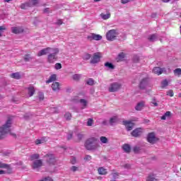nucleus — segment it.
<instances>
[{
	"mask_svg": "<svg viewBox=\"0 0 181 181\" xmlns=\"http://www.w3.org/2000/svg\"><path fill=\"white\" fill-rule=\"evenodd\" d=\"M59 86L60 84L59 83V82H54L52 85V88L54 91H59V90H60Z\"/></svg>",
	"mask_w": 181,
	"mask_h": 181,
	"instance_id": "20",
	"label": "nucleus"
},
{
	"mask_svg": "<svg viewBox=\"0 0 181 181\" xmlns=\"http://www.w3.org/2000/svg\"><path fill=\"white\" fill-rule=\"evenodd\" d=\"M111 175L112 176L113 180L115 181L117 180V179H118L119 174H118L117 173H112Z\"/></svg>",
	"mask_w": 181,
	"mask_h": 181,
	"instance_id": "35",
	"label": "nucleus"
},
{
	"mask_svg": "<svg viewBox=\"0 0 181 181\" xmlns=\"http://www.w3.org/2000/svg\"><path fill=\"white\" fill-rule=\"evenodd\" d=\"M73 78L74 80H80L81 78V75H80V74H74L73 76Z\"/></svg>",
	"mask_w": 181,
	"mask_h": 181,
	"instance_id": "43",
	"label": "nucleus"
},
{
	"mask_svg": "<svg viewBox=\"0 0 181 181\" xmlns=\"http://www.w3.org/2000/svg\"><path fill=\"white\" fill-rule=\"evenodd\" d=\"M100 17L102 18V19H104L105 21V20L110 19V18H111V14L110 13H107V14L102 13V14H100Z\"/></svg>",
	"mask_w": 181,
	"mask_h": 181,
	"instance_id": "29",
	"label": "nucleus"
},
{
	"mask_svg": "<svg viewBox=\"0 0 181 181\" xmlns=\"http://www.w3.org/2000/svg\"><path fill=\"white\" fill-rule=\"evenodd\" d=\"M85 147L88 151L97 149V139L94 137L88 139L85 143Z\"/></svg>",
	"mask_w": 181,
	"mask_h": 181,
	"instance_id": "3",
	"label": "nucleus"
},
{
	"mask_svg": "<svg viewBox=\"0 0 181 181\" xmlns=\"http://www.w3.org/2000/svg\"><path fill=\"white\" fill-rule=\"evenodd\" d=\"M43 165L42 160H35L33 162V169H37Z\"/></svg>",
	"mask_w": 181,
	"mask_h": 181,
	"instance_id": "14",
	"label": "nucleus"
},
{
	"mask_svg": "<svg viewBox=\"0 0 181 181\" xmlns=\"http://www.w3.org/2000/svg\"><path fill=\"white\" fill-rule=\"evenodd\" d=\"M71 172H77L78 170V167L76 166H72L71 167Z\"/></svg>",
	"mask_w": 181,
	"mask_h": 181,
	"instance_id": "52",
	"label": "nucleus"
},
{
	"mask_svg": "<svg viewBox=\"0 0 181 181\" xmlns=\"http://www.w3.org/2000/svg\"><path fill=\"white\" fill-rule=\"evenodd\" d=\"M174 74L175 76H181V69L180 68H177L174 70Z\"/></svg>",
	"mask_w": 181,
	"mask_h": 181,
	"instance_id": "34",
	"label": "nucleus"
},
{
	"mask_svg": "<svg viewBox=\"0 0 181 181\" xmlns=\"http://www.w3.org/2000/svg\"><path fill=\"white\" fill-rule=\"evenodd\" d=\"M12 33H15L16 35H18V33H23V27L18 26V27H13L11 28Z\"/></svg>",
	"mask_w": 181,
	"mask_h": 181,
	"instance_id": "15",
	"label": "nucleus"
},
{
	"mask_svg": "<svg viewBox=\"0 0 181 181\" xmlns=\"http://www.w3.org/2000/svg\"><path fill=\"white\" fill-rule=\"evenodd\" d=\"M87 39L90 42L93 40H101V39H103V36L98 34L90 33L88 35Z\"/></svg>",
	"mask_w": 181,
	"mask_h": 181,
	"instance_id": "9",
	"label": "nucleus"
},
{
	"mask_svg": "<svg viewBox=\"0 0 181 181\" xmlns=\"http://www.w3.org/2000/svg\"><path fill=\"white\" fill-rule=\"evenodd\" d=\"M1 168L3 169H8V168H9V165L8 164L2 163L1 162H0V168Z\"/></svg>",
	"mask_w": 181,
	"mask_h": 181,
	"instance_id": "38",
	"label": "nucleus"
},
{
	"mask_svg": "<svg viewBox=\"0 0 181 181\" xmlns=\"http://www.w3.org/2000/svg\"><path fill=\"white\" fill-rule=\"evenodd\" d=\"M98 172L99 175H107V169H105L104 167H100L98 169Z\"/></svg>",
	"mask_w": 181,
	"mask_h": 181,
	"instance_id": "21",
	"label": "nucleus"
},
{
	"mask_svg": "<svg viewBox=\"0 0 181 181\" xmlns=\"http://www.w3.org/2000/svg\"><path fill=\"white\" fill-rule=\"evenodd\" d=\"M49 8H45V9L44 10V13H49Z\"/></svg>",
	"mask_w": 181,
	"mask_h": 181,
	"instance_id": "61",
	"label": "nucleus"
},
{
	"mask_svg": "<svg viewBox=\"0 0 181 181\" xmlns=\"http://www.w3.org/2000/svg\"><path fill=\"white\" fill-rule=\"evenodd\" d=\"M118 121V118L117 116H114L113 117H111L110 119V125H114L115 124H117Z\"/></svg>",
	"mask_w": 181,
	"mask_h": 181,
	"instance_id": "24",
	"label": "nucleus"
},
{
	"mask_svg": "<svg viewBox=\"0 0 181 181\" xmlns=\"http://www.w3.org/2000/svg\"><path fill=\"white\" fill-rule=\"evenodd\" d=\"M55 69H56V70H60V69H62V64L57 63L55 64Z\"/></svg>",
	"mask_w": 181,
	"mask_h": 181,
	"instance_id": "49",
	"label": "nucleus"
},
{
	"mask_svg": "<svg viewBox=\"0 0 181 181\" xmlns=\"http://www.w3.org/2000/svg\"><path fill=\"white\" fill-rule=\"evenodd\" d=\"M77 162V160L76 159V157H71V163L72 165H75V163Z\"/></svg>",
	"mask_w": 181,
	"mask_h": 181,
	"instance_id": "51",
	"label": "nucleus"
},
{
	"mask_svg": "<svg viewBox=\"0 0 181 181\" xmlns=\"http://www.w3.org/2000/svg\"><path fill=\"white\" fill-rule=\"evenodd\" d=\"M148 40L150 42H156V40H158V35L156 34H153L148 37Z\"/></svg>",
	"mask_w": 181,
	"mask_h": 181,
	"instance_id": "25",
	"label": "nucleus"
},
{
	"mask_svg": "<svg viewBox=\"0 0 181 181\" xmlns=\"http://www.w3.org/2000/svg\"><path fill=\"white\" fill-rule=\"evenodd\" d=\"M45 98V95L42 93L40 94V100H43Z\"/></svg>",
	"mask_w": 181,
	"mask_h": 181,
	"instance_id": "60",
	"label": "nucleus"
},
{
	"mask_svg": "<svg viewBox=\"0 0 181 181\" xmlns=\"http://www.w3.org/2000/svg\"><path fill=\"white\" fill-rule=\"evenodd\" d=\"M165 117H170V112H166L165 114H164Z\"/></svg>",
	"mask_w": 181,
	"mask_h": 181,
	"instance_id": "56",
	"label": "nucleus"
},
{
	"mask_svg": "<svg viewBox=\"0 0 181 181\" xmlns=\"http://www.w3.org/2000/svg\"><path fill=\"white\" fill-rule=\"evenodd\" d=\"M100 142H102V144H107L108 143V139H107V137H105V136H101L100 137Z\"/></svg>",
	"mask_w": 181,
	"mask_h": 181,
	"instance_id": "36",
	"label": "nucleus"
},
{
	"mask_svg": "<svg viewBox=\"0 0 181 181\" xmlns=\"http://www.w3.org/2000/svg\"><path fill=\"white\" fill-rule=\"evenodd\" d=\"M123 151L126 152V153H129L131 152V146L129 144H125L122 146Z\"/></svg>",
	"mask_w": 181,
	"mask_h": 181,
	"instance_id": "19",
	"label": "nucleus"
},
{
	"mask_svg": "<svg viewBox=\"0 0 181 181\" xmlns=\"http://www.w3.org/2000/svg\"><path fill=\"white\" fill-rule=\"evenodd\" d=\"M168 84H169V83L168 82V80H166V79L163 81L161 83L162 87H166V86H168Z\"/></svg>",
	"mask_w": 181,
	"mask_h": 181,
	"instance_id": "45",
	"label": "nucleus"
},
{
	"mask_svg": "<svg viewBox=\"0 0 181 181\" xmlns=\"http://www.w3.org/2000/svg\"><path fill=\"white\" fill-rule=\"evenodd\" d=\"M59 48L52 47L51 52L48 54L47 62L48 63H54L57 61V54H59Z\"/></svg>",
	"mask_w": 181,
	"mask_h": 181,
	"instance_id": "2",
	"label": "nucleus"
},
{
	"mask_svg": "<svg viewBox=\"0 0 181 181\" xmlns=\"http://www.w3.org/2000/svg\"><path fill=\"white\" fill-rule=\"evenodd\" d=\"M73 134H69L67 136V139H70L71 138H72Z\"/></svg>",
	"mask_w": 181,
	"mask_h": 181,
	"instance_id": "62",
	"label": "nucleus"
},
{
	"mask_svg": "<svg viewBox=\"0 0 181 181\" xmlns=\"http://www.w3.org/2000/svg\"><path fill=\"white\" fill-rule=\"evenodd\" d=\"M81 105L82 106V110H84L87 107V100L86 99H81L79 100Z\"/></svg>",
	"mask_w": 181,
	"mask_h": 181,
	"instance_id": "23",
	"label": "nucleus"
},
{
	"mask_svg": "<svg viewBox=\"0 0 181 181\" xmlns=\"http://www.w3.org/2000/svg\"><path fill=\"white\" fill-rule=\"evenodd\" d=\"M56 74L52 75L46 81L47 84H49V83H53V81H56Z\"/></svg>",
	"mask_w": 181,
	"mask_h": 181,
	"instance_id": "22",
	"label": "nucleus"
},
{
	"mask_svg": "<svg viewBox=\"0 0 181 181\" xmlns=\"http://www.w3.org/2000/svg\"><path fill=\"white\" fill-rule=\"evenodd\" d=\"M28 94L30 97H32L35 94V87L30 86L28 88Z\"/></svg>",
	"mask_w": 181,
	"mask_h": 181,
	"instance_id": "26",
	"label": "nucleus"
},
{
	"mask_svg": "<svg viewBox=\"0 0 181 181\" xmlns=\"http://www.w3.org/2000/svg\"><path fill=\"white\" fill-rule=\"evenodd\" d=\"M86 83L88 86H93L94 84V80H93V78H89Z\"/></svg>",
	"mask_w": 181,
	"mask_h": 181,
	"instance_id": "42",
	"label": "nucleus"
},
{
	"mask_svg": "<svg viewBox=\"0 0 181 181\" xmlns=\"http://www.w3.org/2000/svg\"><path fill=\"white\" fill-rule=\"evenodd\" d=\"M165 71V69H162L160 67H155L153 69V73L154 74H157V76H160V74H163Z\"/></svg>",
	"mask_w": 181,
	"mask_h": 181,
	"instance_id": "17",
	"label": "nucleus"
},
{
	"mask_svg": "<svg viewBox=\"0 0 181 181\" xmlns=\"http://www.w3.org/2000/svg\"><path fill=\"white\" fill-rule=\"evenodd\" d=\"M42 181H53V180L52 179V177H47L44 178L42 180Z\"/></svg>",
	"mask_w": 181,
	"mask_h": 181,
	"instance_id": "54",
	"label": "nucleus"
},
{
	"mask_svg": "<svg viewBox=\"0 0 181 181\" xmlns=\"http://www.w3.org/2000/svg\"><path fill=\"white\" fill-rule=\"evenodd\" d=\"M45 142H46V140L45 139V138L37 139L35 141V145H40V144H45Z\"/></svg>",
	"mask_w": 181,
	"mask_h": 181,
	"instance_id": "30",
	"label": "nucleus"
},
{
	"mask_svg": "<svg viewBox=\"0 0 181 181\" xmlns=\"http://www.w3.org/2000/svg\"><path fill=\"white\" fill-rule=\"evenodd\" d=\"M64 117H65L66 119H71V114L70 112H66L64 115Z\"/></svg>",
	"mask_w": 181,
	"mask_h": 181,
	"instance_id": "44",
	"label": "nucleus"
},
{
	"mask_svg": "<svg viewBox=\"0 0 181 181\" xmlns=\"http://www.w3.org/2000/svg\"><path fill=\"white\" fill-rule=\"evenodd\" d=\"M144 129L142 128H136L132 132V136H135L136 138L137 136H140V135H142V131Z\"/></svg>",
	"mask_w": 181,
	"mask_h": 181,
	"instance_id": "16",
	"label": "nucleus"
},
{
	"mask_svg": "<svg viewBox=\"0 0 181 181\" xmlns=\"http://www.w3.org/2000/svg\"><path fill=\"white\" fill-rule=\"evenodd\" d=\"M30 59H32V57H30V54H27V55H25V57H24L25 62H29V60H30Z\"/></svg>",
	"mask_w": 181,
	"mask_h": 181,
	"instance_id": "50",
	"label": "nucleus"
},
{
	"mask_svg": "<svg viewBox=\"0 0 181 181\" xmlns=\"http://www.w3.org/2000/svg\"><path fill=\"white\" fill-rule=\"evenodd\" d=\"M147 141L149 144H155L158 141V138L155 135V132H151L148 134Z\"/></svg>",
	"mask_w": 181,
	"mask_h": 181,
	"instance_id": "10",
	"label": "nucleus"
},
{
	"mask_svg": "<svg viewBox=\"0 0 181 181\" xmlns=\"http://www.w3.org/2000/svg\"><path fill=\"white\" fill-rule=\"evenodd\" d=\"M123 125L125 126L127 131H132V128H134V122H132V121L124 120Z\"/></svg>",
	"mask_w": 181,
	"mask_h": 181,
	"instance_id": "12",
	"label": "nucleus"
},
{
	"mask_svg": "<svg viewBox=\"0 0 181 181\" xmlns=\"http://www.w3.org/2000/svg\"><path fill=\"white\" fill-rule=\"evenodd\" d=\"M93 125V119L89 118L87 122V126L91 127Z\"/></svg>",
	"mask_w": 181,
	"mask_h": 181,
	"instance_id": "47",
	"label": "nucleus"
},
{
	"mask_svg": "<svg viewBox=\"0 0 181 181\" xmlns=\"http://www.w3.org/2000/svg\"><path fill=\"white\" fill-rule=\"evenodd\" d=\"M45 158L49 165H54L56 163V158L53 154H47Z\"/></svg>",
	"mask_w": 181,
	"mask_h": 181,
	"instance_id": "8",
	"label": "nucleus"
},
{
	"mask_svg": "<svg viewBox=\"0 0 181 181\" xmlns=\"http://www.w3.org/2000/svg\"><path fill=\"white\" fill-rule=\"evenodd\" d=\"M102 57H103V54H101V52L94 53L90 60L91 64H97V63H100V60H101Z\"/></svg>",
	"mask_w": 181,
	"mask_h": 181,
	"instance_id": "7",
	"label": "nucleus"
},
{
	"mask_svg": "<svg viewBox=\"0 0 181 181\" xmlns=\"http://www.w3.org/2000/svg\"><path fill=\"white\" fill-rule=\"evenodd\" d=\"M117 36H118V32L115 30H110L106 34V39L107 40L112 42V40L117 39Z\"/></svg>",
	"mask_w": 181,
	"mask_h": 181,
	"instance_id": "4",
	"label": "nucleus"
},
{
	"mask_svg": "<svg viewBox=\"0 0 181 181\" xmlns=\"http://www.w3.org/2000/svg\"><path fill=\"white\" fill-rule=\"evenodd\" d=\"M134 153H139V151H141V147L139 146H134L133 148Z\"/></svg>",
	"mask_w": 181,
	"mask_h": 181,
	"instance_id": "40",
	"label": "nucleus"
},
{
	"mask_svg": "<svg viewBox=\"0 0 181 181\" xmlns=\"http://www.w3.org/2000/svg\"><path fill=\"white\" fill-rule=\"evenodd\" d=\"M123 168L124 169H126L127 170H129V169H132V165H131V164L127 163V164L123 165Z\"/></svg>",
	"mask_w": 181,
	"mask_h": 181,
	"instance_id": "39",
	"label": "nucleus"
},
{
	"mask_svg": "<svg viewBox=\"0 0 181 181\" xmlns=\"http://www.w3.org/2000/svg\"><path fill=\"white\" fill-rule=\"evenodd\" d=\"M145 105V102L141 101L139 102L135 107V110H136V111H141V110H142V108H144V106Z\"/></svg>",
	"mask_w": 181,
	"mask_h": 181,
	"instance_id": "18",
	"label": "nucleus"
},
{
	"mask_svg": "<svg viewBox=\"0 0 181 181\" xmlns=\"http://www.w3.org/2000/svg\"><path fill=\"white\" fill-rule=\"evenodd\" d=\"M129 2V0H122V4H128Z\"/></svg>",
	"mask_w": 181,
	"mask_h": 181,
	"instance_id": "59",
	"label": "nucleus"
},
{
	"mask_svg": "<svg viewBox=\"0 0 181 181\" xmlns=\"http://www.w3.org/2000/svg\"><path fill=\"white\" fill-rule=\"evenodd\" d=\"M151 104L153 105V107H158V103H156V99L155 98H152Z\"/></svg>",
	"mask_w": 181,
	"mask_h": 181,
	"instance_id": "46",
	"label": "nucleus"
},
{
	"mask_svg": "<svg viewBox=\"0 0 181 181\" xmlns=\"http://www.w3.org/2000/svg\"><path fill=\"white\" fill-rule=\"evenodd\" d=\"M167 95H168L169 97H173V90H169L168 91H167Z\"/></svg>",
	"mask_w": 181,
	"mask_h": 181,
	"instance_id": "48",
	"label": "nucleus"
},
{
	"mask_svg": "<svg viewBox=\"0 0 181 181\" xmlns=\"http://www.w3.org/2000/svg\"><path fill=\"white\" fill-rule=\"evenodd\" d=\"M161 119H166V116H165V115H163V116L161 117Z\"/></svg>",
	"mask_w": 181,
	"mask_h": 181,
	"instance_id": "64",
	"label": "nucleus"
},
{
	"mask_svg": "<svg viewBox=\"0 0 181 181\" xmlns=\"http://www.w3.org/2000/svg\"><path fill=\"white\" fill-rule=\"evenodd\" d=\"M52 48L53 47H47V48L42 49L37 52V56H38V57H40L41 56L49 54L50 52H52Z\"/></svg>",
	"mask_w": 181,
	"mask_h": 181,
	"instance_id": "11",
	"label": "nucleus"
},
{
	"mask_svg": "<svg viewBox=\"0 0 181 181\" xmlns=\"http://www.w3.org/2000/svg\"><path fill=\"white\" fill-rule=\"evenodd\" d=\"M105 67H107L110 70H114V69H115L114 65L110 63V62H106L105 64Z\"/></svg>",
	"mask_w": 181,
	"mask_h": 181,
	"instance_id": "28",
	"label": "nucleus"
},
{
	"mask_svg": "<svg viewBox=\"0 0 181 181\" xmlns=\"http://www.w3.org/2000/svg\"><path fill=\"white\" fill-rule=\"evenodd\" d=\"M124 57H125V54H124V52L119 54L117 57L118 62H122V60H124Z\"/></svg>",
	"mask_w": 181,
	"mask_h": 181,
	"instance_id": "33",
	"label": "nucleus"
},
{
	"mask_svg": "<svg viewBox=\"0 0 181 181\" xmlns=\"http://www.w3.org/2000/svg\"><path fill=\"white\" fill-rule=\"evenodd\" d=\"M40 156L37 153L33 154L30 156V160H36V159H39Z\"/></svg>",
	"mask_w": 181,
	"mask_h": 181,
	"instance_id": "32",
	"label": "nucleus"
},
{
	"mask_svg": "<svg viewBox=\"0 0 181 181\" xmlns=\"http://www.w3.org/2000/svg\"><path fill=\"white\" fill-rule=\"evenodd\" d=\"M91 59V55L90 54H85L83 55V60H90Z\"/></svg>",
	"mask_w": 181,
	"mask_h": 181,
	"instance_id": "41",
	"label": "nucleus"
},
{
	"mask_svg": "<svg viewBox=\"0 0 181 181\" xmlns=\"http://www.w3.org/2000/svg\"><path fill=\"white\" fill-rule=\"evenodd\" d=\"M11 127H12V119L8 118L6 124L0 127V139H4L6 134H10V135L16 136L15 134L11 132Z\"/></svg>",
	"mask_w": 181,
	"mask_h": 181,
	"instance_id": "1",
	"label": "nucleus"
},
{
	"mask_svg": "<svg viewBox=\"0 0 181 181\" xmlns=\"http://www.w3.org/2000/svg\"><path fill=\"white\" fill-rule=\"evenodd\" d=\"M146 181H158V180H156V178H155V175H149L147 177Z\"/></svg>",
	"mask_w": 181,
	"mask_h": 181,
	"instance_id": "31",
	"label": "nucleus"
},
{
	"mask_svg": "<svg viewBox=\"0 0 181 181\" xmlns=\"http://www.w3.org/2000/svg\"><path fill=\"white\" fill-rule=\"evenodd\" d=\"M149 82V78L145 77L139 83V88L144 90L146 86H148V83Z\"/></svg>",
	"mask_w": 181,
	"mask_h": 181,
	"instance_id": "13",
	"label": "nucleus"
},
{
	"mask_svg": "<svg viewBox=\"0 0 181 181\" xmlns=\"http://www.w3.org/2000/svg\"><path fill=\"white\" fill-rule=\"evenodd\" d=\"M4 173H5L4 170H0V175H4Z\"/></svg>",
	"mask_w": 181,
	"mask_h": 181,
	"instance_id": "63",
	"label": "nucleus"
},
{
	"mask_svg": "<svg viewBox=\"0 0 181 181\" xmlns=\"http://www.w3.org/2000/svg\"><path fill=\"white\" fill-rule=\"evenodd\" d=\"M5 30H6V28L4 25L0 26V37H2V33H4V32H5Z\"/></svg>",
	"mask_w": 181,
	"mask_h": 181,
	"instance_id": "37",
	"label": "nucleus"
},
{
	"mask_svg": "<svg viewBox=\"0 0 181 181\" xmlns=\"http://www.w3.org/2000/svg\"><path fill=\"white\" fill-rule=\"evenodd\" d=\"M83 159L84 160H86V161L91 160V156L86 155L85 156Z\"/></svg>",
	"mask_w": 181,
	"mask_h": 181,
	"instance_id": "53",
	"label": "nucleus"
},
{
	"mask_svg": "<svg viewBox=\"0 0 181 181\" xmlns=\"http://www.w3.org/2000/svg\"><path fill=\"white\" fill-rule=\"evenodd\" d=\"M57 25H63V21L62 20H58L57 21Z\"/></svg>",
	"mask_w": 181,
	"mask_h": 181,
	"instance_id": "55",
	"label": "nucleus"
},
{
	"mask_svg": "<svg viewBox=\"0 0 181 181\" xmlns=\"http://www.w3.org/2000/svg\"><path fill=\"white\" fill-rule=\"evenodd\" d=\"M39 0H29V1L22 4L20 6L21 9H28V8H31V6H35L37 5Z\"/></svg>",
	"mask_w": 181,
	"mask_h": 181,
	"instance_id": "5",
	"label": "nucleus"
},
{
	"mask_svg": "<svg viewBox=\"0 0 181 181\" xmlns=\"http://www.w3.org/2000/svg\"><path fill=\"white\" fill-rule=\"evenodd\" d=\"M51 111H52V112H57V109L55 108V107H52V108H51Z\"/></svg>",
	"mask_w": 181,
	"mask_h": 181,
	"instance_id": "57",
	"label": "nucleus"
},
{
	"mask_svg": "<svg viewBox=\"0 0 181 181\" xmlns=\"http://www.w3.org/2000/svg\"><path fill=\"white\" fill-rule=\"evenodd\" d=\"M83 134H78V139H83Z\"/></svg>",
	"mask_w": 181,
	"mask_h": 181,
	"instance_id": "58",
	"label": "nucleus"
},
{
	"mask_svg": "<svg viewBox=\"0 0 181 181\" xmlns=\"http://www.w3.org/2000/svg\"><path fill=\"white\" fill-rule=\"evenodd\" d=\"M121 88V83L118 82H114L109 86L108 90L110 93H115Z\"/></svg>",
	"mask_w": 181,
	"mask_h": 181,
	"instance_id": "6",
	"label": "nucleus"
},
{
	"mask_svg": "<svg viewBox=\"0 0 181 181\" xmlns=\"http://www.w3.org/2000/svg\"><path fill=\"white\" fill-rule=\"evenodd\" d=\"M11 77H12V78L19 80V78H21V74H19V72L13 73L11 74Z\"/></svg>",
	"mask_w": 181,
	"mask_h": 181,
	"instance_id": "27",
	"label": "nucleus"
}]
</instances>
